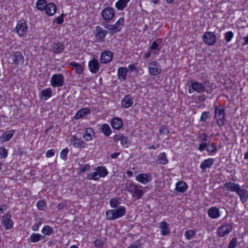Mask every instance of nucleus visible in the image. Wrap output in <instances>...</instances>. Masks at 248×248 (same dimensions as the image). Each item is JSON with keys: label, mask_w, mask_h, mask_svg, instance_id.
<instances>
[{"label": "nucleus", "mask_w": 248, "mask_h": 248, "mask_svg": "<svg viewBox=\"0 0 248 248\" xmlns=\"http://www.w3.org/2000/svg\"><path fill=\"white\" fill-rule=\"evenodd\" d=\"M8 154L7 150L4 147L0 148V158H5Z\"/></svg>", "instance_id": "8fccbe9b"}, {"label": "nucleus", "mask_w": 248, "mask_h": 248, "mask_svg": "<svg viewBox=\"0 0 248 248\" xmlns=\"http://www.w3.org/2000/svg\"><path fill=\"white\" fill-rule=\"evenodd\" d=\"M226 113L225 108L221 106H217L215 108L214 118L218 127H222L225 124Z\"/></svg>", "instance_id": "f03ea898"}, {"label": "nucleus", "mask_w": 248, "mask_h": 248, "mask_svg": "<svg viewBox=\"0 0 248 248\" xmlns=\"http://www.w3.org/2000/svg\"><path fill=\"white\" fill-rule=\"evenodd\" d=\"M42 222V219L41 218H38L35 219V223L32 227V230L34 231H36L38 230L39 226L41 225Z\"/></svg>", "instance_id": "79ce46f5"}, {"label": "nucleus", "mask_w": 248, "mask_h": 248, "mask_svg": "<svg viewBox=\"0 0 248 248\" xmlns=\"http://www.w3.org/2000/svg\"><path fill=\"white\" fill-rule=\"evenodd\" d=\"M90 165L88 164L82 165L80 167V171L81 172H84L86 170H89L90 169Z\"/></svg>", "instance_id": "13d9d810"}, {"label": "nucleus", "mask_w": 248, "mask_h": 248, "mask_svg": "<svg viewBox=\"0 0 248 248\" xmlns=\"http://www.w3.org/2000/svg\"><path fill=\"white\" fill-rule=\"evenodd\" d=\"M199 137L201 139V141H206L208 140V136L207 134L204 133L200 134Z\"/></svg>", "instance_id": "052dcab7"}, {"label": "nucleus", "mask_w": 248, "mask_h": 248, "mask_svg": "<svg viewBox=\"0 0 248 248\" xmlns=\"http://www.w3.org/2000/svg\"><path fill=\"white\" fill-rule=\"evenodd\" d=\"M133 103V99L129 95H126L122 100L121 105L123 108H128L131 107Z\"/></svg>", "instance_id": "4be33fe9"}, {"label": "nucleus", "mask_w": 248, "mask_h": 248, "mask_svg": "<svg viewBox=\"0 0 248 248\" xmlns=\"http://www.w3.org/2000/svg\"><path fill=\"white\" fill-rule=\"evenodd\" d=\"M101 131L106 136H109L111 133V130L107 124H104L102 125Z\"/></svg>", "instance_id": "4c0bfd02"}, {"label": "nucleus", "mask_w": 248, "mask_h": 248, "mask_svg": "<svg viewBox=\"0 0 248 248\" xmlns=\"http://www.w3.org/2000/svg\"><path fill=\"white\" fill-rule=\"evenodd\" d=\"M126 187L127 191L132 194V197L136 198L137 200L140 199L143 194L142 186L133 182H131L127 184Z\"/></svg>", "instance_id": "f257e3e1"}, {"label": "nucleus", "mask_w": 248, "mask_h": 248, "mask_svg": "<svg viewBox=\"0 0 248 248\" xmlns=\"http://www.w3.org/2000/svg\"><path fill=\"white\" fill-rule=\"evenodd\" d=\"M10 214H6L2 217V223L6 230L11 229L13 227L14 222L11 219Z\"/></svg>", "instance_id": "f8f14e48"}, {"label": "nucleus", "mask_w": 248, "mask_h": 248, "mask_svg": "<svg viewBox=\"0 0 248 248\" xmlns=\"http://www.w3.org/2000/svg\"><path fill=\"white\" fill-rule=\"evenodd\" d=\"M55 154V151L53 149H50L48 150L46 153V156L47 157H51L53 156Z\"/></svg>", "instance_id": "e2e57ef3"}, {"label": "nucleus", "mask_w": 248, "mask_h": 248, "mask_svg": "<svg viewBox=\"0 0 248 248\" xmlns=\"http://www.w3.org/2000/svg\"><path fill=\"white\" fill-rule=\"evenodd\" d=\"M127 69L125 67H121L118 69V76L121 80L124 81L126 78Z\"/></svg>", "instance_id": "72a5a7b5"}, {"label": "nucleus", "mask_w": 248, "mask_h": 248, "mask_svg": "<svg viewBox=\"0 0 248 248\" xmlns=\"http://www.w3.org/2000/svg\"><path fill=\"white\" fill-rule=\"evenodd\" d=\"M70 66H71L72 69L75 70L76 74L80 75L83 72V66L78 62H72L69 64Z\"/></svg>", "instance_id": "c85d7f7f"}, {"label": "nucleus", "mask_w": 248, "mask_h": 248, "mask_svg": "<svg viewBox=\"0 0 248 248\" xmlns=\"http://www.w3.org/2000/svg\"><path fill=\"white\" fill-rule=\"evenodd\" d=\"M195 234V231L193 230H188L186 232L185 235L187 239H190Z\"/></svg>", "instance_id": "de8ad7c7"}, {"label": "nucleus", "mask_w": 248, "mask_h": 248, "mask_svg": "<svg viewBox=\"0 0 248 248\" xmlns=\"http://www.w3.org/2000/svg\"><path fill=\"white\" fill-rule=\"evenodd\" d=\"M169 133V131L166 126L162 125L159 129V133L160 134L168 135Z\"/></svg>", "instance_id": "603ef678"}, {"label": "nucleus", "mask_w": 248, "mask_h": 248, "mask_svg": "<svg viewBox=\"0 0 248 248\" xmlns=\"http://www.w3.org/2000/svg\"><path fill=\"white\" fill-rule=\"evenodd\" d=\"M244 43H243V45H247L248 44V35L244 37Z\"/></svg>", "instance_id": "774afa93"}, {"label": "nucleus", "mask_w": 248, "mask_h": 248, "mask_svg": "<svg viewBox=\"0 0 248 248\" xmlns=\"http://www.w3.org/2000/svg\"><path fill=\"white\" fill-rule=\"evenodd\" d=\"M104 27L107 29L109 32L113 35L121 31L122 28L124 26V18L121 17L113 25L103 24Z\"/></svg>", "instance_id": "39448f33"}, {"label": "nucleus", "mask_w": 248, "mask_h": 248, "mask_svg": "<svg viewBox=\"0 0 248 248\" xmlns=\"http://www.w3.org/2000/svg\"><path fill=\"white\" fill-rule=\"evenodd\" d=\"M47 4L45 0H38L36 3V7L38 10L43 11L45 10Z\"/></svg>", "instance_id": "58836bf2"}, {"label": "nucleus", "mask_w": 248, "mask_h": 248, "mask_svg": "<svg viewBox=\"0 0 248 248\" xmlns=\"http://www.w3.org/2000/svg\"><path fill=\"white\" fill-rule=\"evenodd\" d=\"M119 203L116 199L112 198L109 201L110 206L113 208H116L118 206Z\"/></svg>", "instance_id": "3c124183"}, {"label": "nucleus", "mask_w": 248, "mask_h": 248, "mask_svg": "<svg viewBox=\"0 0 248 248\" xmlns=\"http://www.w3.org/2000/svg\"><path fill=\"white\" fill-rule=\"evenodd\" d=\"M207 213L208 216L213 219L218 218L220 215L219 209L216 207L210 208L208 209Z\"/></svg>", "instance_id": "b1692460"}, {"label": "nucleus", "mask_w": 248, "mask_h": 248, "mask_svg": "<svg viewBox=\"0 0 248 248\" xmlns=\"http://www.w3.org/2000/svg\"><path fill=\"white\" fill-rule=\"evenodd\" d=\"M96 34L95 37L98 41H103L104 38L108 34V31L106 30L102 29V27L97 26L95 28Z\"/></svg>", "instance_id": "dca6fc26"}, {"label": "nucleus", "mask_w": 248, "mask_h": 248, "mask_svg": "<svg viewBox=\"0 0 248 248\" xmlns=\"http://www.w3.org/2000/svg\"><path fill=\"white\" fill-rule=\"evenodd\" d=\"M45 238V235L39 233H33L31 234L28 239V242L31 243H36Z\"/></svg>", "instance_id": "2f4dec72"}, {"label": "nucleus", "mask_w": 248, "mask_h": 248, "mask_svg": "<svg viewBox=\"0 0 248 248\" xmlns=\"http://www.w3.org/2000/svg\"><path fill=\"white\" fill-rule=\"evenodd\" d=\"M11 58L13 61L12 63L14 64L18 65L20 63L22 64L24 63V56L20 51L15 52L12 55H11Z\"/></svg>", "instance_id": "2eb2a0df"}, {"label": "nucleus", "mask_w": 248, "mask_h": 248, "mask_svg": "<svg viewBox=\"0 0 248 248\" xmlns=\"http://www.w3.org/2000/svg\"><path fill=\"white\" fill-rule=\"evenodd\" d=\"M237 245V241L236 237L232 238L230 242L228 248H235Z\"/></svg>", "instance_id": "49530a36"}, {"label": "nucleus", "mask_w": 248, "mask_h": 248, "mask_svg": "<svg viewBox=\"0 0 248 248\" xmlns=\"http://www.w3.org/2000/svg\"><path fill=\"white\" fill-rule=\"evenodd\" d=\"M242 203L246 202L248 200V191L240 186L236 192Z\"/></svg>", "instance_id": "a211bd4d"}, {"label": "nucleus", "mask_w": 248, "mask_h": 248, "mask_svg": "<svg viewBox=\"0 0 248 248\" xmlns=\"http://www.w3.org/2000/svg\"><path fill=\"white\" fill-rule=\"evenodd\" d=\"M209 145L208 143H202L199 144L198 149L201 151L202 152L204 151Z\"/></svg>", "instance_id": "4d7b16f0"}, {"label": "nucleus", "mask_w": 248, "mask_h": 248, "mask_svg": "<svg viewBox=\"0 0 248 248\" xmlns=\"http://www.w3.org/2000/svg\"><path fill=\"white\" fill-rule=\"evenodd\" d=\"M214 159L210 158L204 160L200 164V168L203 171L206 168H210L214 164Z\"/></svg>", "instance_id": "393cba45"}, {"label": "nucleus", "mask_w": 248, "mask_h": 248, "mask_svg": "<svg viewBox=\"0 0 248 248\" xmlns=\"http://www.w3.org/2000/svg\"><path fill=\"white\" fill-rule=\"evenodd\" d=\"M130 0H119L115 3L116 8L120 11L124 9L127 6V3Z\"/></svg>", "instance_id": "f704fd0d"}, {"label": "nucleus", "mask_w": 248, "mask_h": 248, "mask_svg": "<svg viewBox=\"0 0 248 248\" xmlns=\"http://www.w3.org/2000/svg\"><path fill=\"white\" fill-rule=\"evenodd\" d=\"M71 140L73 146L76 148H82L86 146V144L83 140L78 138L75 135L72 136Z\"/></svg>", "instance_id": "6ab92c4d"}, {"label": "nucleus", "mask_w": 248, "mask_h": 248, "mask_svg": "<svg viewBox=\"0 0 248 248\" xmlns=\"http://www.w3.org/2000/svg\"><path fill=\"white\" fill-rule=\"evenodd\" d=\"M101 17L103 19L102 25L107 24V23L112 20L114 17L115 13L113 9L110 7H107L104 8L101 12Z\"/></svg>", "instance_id": "423d86ee"}, {"label": "nucleus", "mask_w": 248, "mask_h": 248, "mask_svg": "<svg viewBox=\"0 0 248 248\" xmlns=\"http://www.w3.org/2000/svg\"><path fill=\"white\" fill-rule=\"evenodd\" d=\"M52 48L55 53H60L63 51L64 45L60 42L54 43L52 45Z\"/></svg>", "instance_id": "7c9ffc66"}, {"label": "nucleus", "mask_w": 248, "mask_h": 248, "mask_svg": "<svg viewBox=\"0 0 248 248\" xmlns=\"http://www.w3.org/2000/svg\"><path fill=\"white\" fill-rule=\"evenodd\" d=\"M42 95L43 96L49 98L52 95V91L50 88L43 90L41 92Z\"/></svg>", "instance_id": "37998d69"}, {"label": "nucleus", "mask_w": 248, "mask_h": 248, "mask_svg": "<svg viewBox=\"0 0 248 248\" xmlns=\"http://www.w3.org/2000/svg\"><path fill=\"white\" fill-rule=\"evenodd\" d=\"M88 67L92 73H96L99 69V64L98 61L95 59L90 60L88 63Z\"/></svg>", "instance_id": "f3484780"}, {"label": "nucleus", "mask_w": 248, "mask_h": 248, "mask_svg": "<svg viewBox=\"0 0 248 248\" xmlns=\"http://www.w3.org/2000/svg\"><path fill=\"white\" fill-rule=\"evenodd\" d=\"M37 206L39 210H42L45 207V202L43 200H39L37 203Z\"/></svg>", "instance_id": "6e6d98bb"}, {"label": "nucleus", "mask_w": 248, "mask_h": 248, "mask_svg": "<svg viewBox=\"0 0 248 248\" xmlns=\"http://www.w3.org/2000/svg\"><path fill=\"white\" fill-rule=\"evenodd\" d=\"M41 232L45 235H50L53 232V229L50 226L46 225L43 228Z\"/></svg>", "instance_id": "ea45409f"}, {"label": "nucleus", "mask_w": 248, "mask_h": 248, "mask_svg": "<svg viewBox=\"0 0 248 248\" xmlns=\"http://www.w3.org/2000/svg\"><path fill=\"white\" fill-rule=\"evenodd\" d=\"M14 132L15 130H11L3 133L1 137V138L3 139L2 141L6 142L10 140L13 137Z\"/></svg>", "instance_id": "e433bc0d"}, {"label": "nucleus", "mask_w": 248, "mask_h": 248, "mask_svg": "<svg viewBox=\"0 0 248 248\" xmlns=\"http://www.w3.org/2000/svg\"><path fill=\"white\" fill-rule=\"evenodd\" d=\"M232 226L230 223L219 227L217 230L218 235L220 237H224L228 235L232 230Z\"/></svg>", "instance_id": "9b49d317"}, {"label": "nucleus", "mask_w": 248, "mask_h": 248, "mask_svg": "<svg viewBox=\"0 0 248 248\" xmlns=\"http://www.w3.org/2000/svg\"><path fill=\"white\" fill-rule=\"evenodd\" d=\"M94 247L97 248H102L103 247V242L101 240L97 239L93 242Z\"/></svg>", "instance_id": "5fc2aeb1"}, {"label": "nucleus", "mask_w": 248, "mask_h": 248, "mask_svg": "<svg viewBox=\"0 0 248 248\" xmlns=\"http://www.w3.org/2000/svg\"><path fill=\"white\" fill-rule=\"evenodd\" d=\"M123 135V134H116V135H114V136L113 137L114 140L116 142H117L119 140L121 141V138H122Z\"/></svg>", "instance_id": "0e129e2a"}, {"label": "nucleus", "mask_w": 248, "mask_h": 248, "mask_svg": "<svg viewBox=\"0 0 248 248\" xmlns=\"http://www.w3.org/2000/svg\"><path fill=\"white\" fill-rule=\"evenodd\" d=\"M211 146L212 147V149L211 150H209L208 149H207V151H208L210 153H214L216 152L217 149V147H216V146H215L214 145L213 143H212Z\"/></svg>", "instance_id": "69168bd1"}, {"label": "nucleus", "mask_w": 248, "mask_h": 248, "mask_svg": "<svg viewBox=\"0 0 248 248\" xmlns=\"http://www.w3.org/2000/svg\"><path fill=\"white\" fill-rule=\"evenodd\" d=\"M66 206V204L64 202H61L60 203L58 206H57V208L59 209V210H62V209H63L65 206Z\"/></svg>", "instance_id": "338daca9"}, {"label": "nucleus", "mask_w": 248, "mask_h": 248, "mask_svg": "<svg viewBox=\"0 0 248 248\" xmlns=\"http://www.w3.org/2000/svg\"><path fill=\"white\" fill-rule=\"evenodd\" d=\"M111 125L113 128L120 129L123 126V123L120 118L115 117L111 120Z\"/></svg>", "instance_id": "cd10ccee"}, {"label": "nucleus", "mask_w": 248, "mask_h": 248, "mask_svg": "<svg viewBox=\"0 0 248 248\" xmlns=\"http://www.w3.org/2000/svg\"><path fill=\"white\" fill-rule=\"evenodd\" d=\"M68 153V149L65 148L63 149L61 152V157L64 160H66L67 159V155Z\"/></svg>", "instance_id": "864d4df0"}, {"label": "nucleus", "mask_w": 248, "mask_h": 248, "mask_svg": "<svg viewBox=\"0 0 248 248\" xmlns=\"http://www.w3.org/2000/svg\"><path fill=\"white\" fill-rule=\"evenodd\" d=\"M191 88L198 93H202L205 89V86L203 83L195 81L191 83Z\"/></svg>", "instance_id": "a878e982"}, {"label": "nucleus", "mask_w": 248, "mask_h": 248, "mask_svg": "<svg viewBox=\"0 0 248 248\" xmlns=\"http://www.w3.org/2000/svg\"><path fill=\"white\" fill-rule=\"evenodd\" d=\"M209 111H204L201 114L200 118V121L202 122H205L209 117Z\"/></svg>", "instance_id": "09e8293b"}, {"label": "nucleus", "mask_w": 248, "mask_h": 248, "mask_svg": "<svg viewBox=\"0 0 248 248\" xmlns=\"http://www.w3.org/2000/svg\"><path fill=\"white\" fill-rule=\"evenodd\" d=\"M203 39L204 43L209 46L214 45L216 42L215 35L213 32L211 31L205 32L203 34Z\"/></svg>", "instance_id": "1a4fd4ad"}, {"label": "nucleus", "mask_w": 248, "mask_h": 248, "mask_svg": "<svg viewBox=\"0 0 248 248\" xmlns=\"http://www.w3.org/2000/svg\"><path fill=\"white\" fill-rule=\"evenodd\" d=\"M156 161H158L157 163L162 165L167 164L168 162V160L166 157V154L165 153H160L157 157Z\"/></svg>", "instance_id": "c9c22d12"}, {"label": "nucleus", "mask_w": 248, "mask_h": 248, "mask_svg": "<svg viewBox=\"0 0 248 248\" xmlns=\"http://www.w3.org/2000/svg\"><path fill=\"white\" fill-rule=\"evenodd\" d=\"M64 82V76L61 74H54L51 78L50 84L53 87H62Z\"/></svg>", "instance_id": "0eeeda50"}, {"label": "nucleus", "mask_w": 248, "mask_h": 248, "mask_svg": "<svg viewBox=\"0 0 248 248\" xmlns=\"http://www.w3.org/2000/svg\"><path fill=\"white\" fill-rule=\"evenodd\" d=\"M233 37V33L232 31H227L224 34V38L227 42H230Z\"/></svg>", "instance_id": "c03bdc74"}, {"label": "nucleus", "mask_w": 248, "mask_h": 248, "mask_svg": "<svg viewBox=\"0 0 248 248\" xmlns=\"http://www.w3.org/2000/svg\"><path fill=\"white\" fill-rule=\"evenodd\" d=\"M126 212V208L124 206H120L116 209H111L106 211V215L107 219L114 220L123 217Z\"/></svg>", "instance_id": "7ed1b4c3"}, {"label": "nucleus", "mask_w": 248, "mask_h": 248, "mask_svg": "<svg viewBox=\"0 0 248 248\" xmlns=\"http://www.w3.org/2000/svg\"><path fill=\"white\" fill-rule=\"evenodd\" d=\"M28 29V26L24 20L18 21L14 31L18 33L20 37L23 36Z\"/></svg>", "instance_id": "6e6552de"}, {"label": "nucleus", "mask_w": 248, "mask_h": 248, "mask_svg": "<svg viewBox=\"0 0 248 248\" xmlns=\"http://www.w3.org/2000/svg\"><path fill=\"white\" fill-rule=\"evenodd\" d=\"M141 245L139 242L133 243L127 248H141Z\"/></svg>", "instance_id": "bf43d9fd"}, {"label": "nucleus", "mask_w": 248, "mask_h": 248, "mask_svg": "<svg viewBox=\"0 0 248 248\" xmlns=\"http://www.w3.org/2000/svg\"><path fill=\"white\" fill-rule=\"evenodd\" d=\"M187 188V185L184 181H180L176 184L175 190L179 192L184 193Z\"/></svg>", "instance_id": "473e14b6"}, {"label": "nucleus", "mask_w": 248, "mask_h": 248, "mask_svg": "<svg viewBox=\"0 0 248 248\" xmlns=\"http://www.w3.org/2000/svg\"><path fill=\"white\" fill-rule=\"evenodd\" d=\"M135 179L138 182L143 185L147 184L150 181V177L146 173H140L137 175L136 176Z\"/></svg>", "instance_id": "aec40b11"}, {"label": "nucleus", "mask_w": 248, "mask_h": 248, "mask_svg": "<svg viewBox=\"0 0 248 248\" xmlns=\"http://www.w3.org/2000/svg\"><path fill=\"white\" fill-rule=\"evenodd\" d=\"M148 68L150 74L153 76L158 75L161 72L160 64L155 61L149 63Z\"/></svg>", "instance_id": "9d476101"}, {"label": "nucleus", "mask_w": 248, "mask_h": 248, "mask_svg": "<svg viewBox=\"0 0 248 248\" xmlns=\"http://www.w3.org/2000/svg\"><path fill=\"white\" fill-rule=\"evenodd\" d=\"M108 173L107 169L104 167H98L96 171L89 173L87 179L89 180H98L100 177H104Z\"/></svg>", "instance_id": "20e7f679"}, {"label": "nucleus", "mask_w": 248, "mask_h": 248, "mask_svg": "<svg viewBox=\"0 0 248 248\" xmlns=\"http://www.w3.org/2000/svg\"><path fill=\"white\" fill-rule=\"evenodd\" d=\"M63 14H62L61 16H58L56 18V21L58 24H62L63 22Z\"/></svg>", "instance_id": "680f3d73"}, {"label": "nucleus", "mask_w": 248, "mask_h": 248, "mask_svg": "<svg viewBox=\"0 0 248 248\" xmlns=\"http://www.w3.org/2000/svg\"><path fill=\"white\" fill-rule=\"evenodd\" d=\"M113 54L109 50H106L102 52L100 55V62L103 63H108L112 59Z\"/></svg>", "instance_id": "ddd939ff"}, {"label": "nucleus", "mask_w": 248, "mask_h": 248, "mask_svg": "<svg viewBox=\"0 0 248 248\" xmlns=\"http://www.w3.org/2000/svg\"><path fill=\"white\" fill-rule=\"evenodd\" d=\"M56 9L57 7L55 4L53 3H49L45 8L46 13L48 16H53L56 13Z\"/></svg>", "instance_id": "bb28decb"}, {"label": "nucleus", "mask_w": 248, "mask_h": 248, "mask_svg": "<svg viewBox=\"0 0 248 248\" xmlns=\"http://www.w3.org/2000/svg\"><path fill=\"white\" fill-rule=\"evenodd\" d=\"M169 226V224L165 221H162L159 223V227L161 229L160 232L162 235L165 236L170 233Z\"/></svg>", "instance_id": "5701e85b"}, {"label": "nucleus", "mask_w": 248, "mask_h": 248, "mask_svg": "<svg viewBox=\"0 0 248 248\" xmlns=\"http://www.w3.org/2000/svg\"><path fill=\"white\" fill-rule=\"evenodd\" d=\"M160 40L158 39L156 41H155L152 42V45L149 47L150 51L156 49H158V50H160V48H158L159 45L157 43Z\"/></svg>", "instance_id": "a18cd8bd"}, {"label": "nucleus", "mask_w": 248, "mask_h": 248, "mask_svg": "<svg viewBox=\"0 0 248 248\" xmlns=\"http://www.w3.org/2000/svg\"><path fill=\"white\" fill-rule=\"evenodd\" d=\"M241 186L238 184L232 182H227L223 185L222 188L225 190L236 193Z\"/></svg>", "instance_id": "4468645a"}, {"label": "nucleus", "mask_w": 248, "mask_h": 248, "mask_svg": "<svg viewBox=\"0 0 248 248\" xmlns=\"http://www.w3.org/2000/svg\"><path fill=\"white\" fill-rule=\"evenodd\" d=\"M95 136V132L92 127L86 128L83 134V138L87 141L91 140Z\"/></svg>", "instance_id": "412c9836"}, {"label": "nucleus", "mask_w": 248, "mask_h": 248, "mask_svg": "<svg viewBox=\"0 0 248 248\" xmlns=\"http://www.w3.org/2000/svg\"><path fill=\"white\" fill-rule=\"evenodd\" d=\"M120 141L123 147L124 148H127L128 147L130 141L128 140L127 137H124L123 135Z\"/></svg>", "instance_id": "a19ab883"}, {"label": "nucleus", "mask_w": 248, "mask_h": 248, "mask_svg": "<svg viewBox=\"0 0 248 248\" xmlns=\"http://www.w3.org/2000/svg\"><path fill=\"white\" fill-rule=\"evenodd\" d=\"M90 113V110L89 108H81L78 111V112H77V113L76 114V115L74 116V118L76 120L79 119L80 118H83L85 115L89 114Z\"/></svg>", "instance_id": "c756f323"}]
</instances>
